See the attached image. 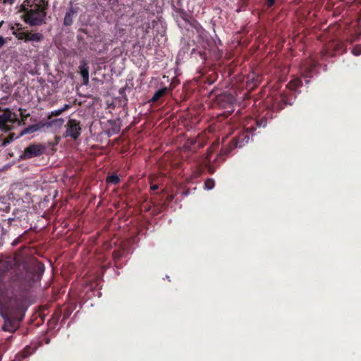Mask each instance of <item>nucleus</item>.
<instances>
[{"label":"nucleus","mask_w":361,"mask_h":361,"mask_svg":"<svg viewBox=\"0 0 361 361\" xmlns=\"http://www.w3.org/2000/svg\"><path fill=\"white\" fill-rule=\"evenodd\" d=\"M47 6L37 7L30 8L26 11H23L24 20L26 23L31 26L40 25L44 23L46 13L44 11Z\"/></svg>","instance_id":"obj_1"},{"label":"nucleus","mask_w":361,"mask_h":361,"mask_svg":"<svg viewBox=\"0 0 361 361\" xmlns=\"http://www.w3.org/2000/svg\"><path fill=\"white\" fill-rule=\"evenodd\" d=\"M18 123L19 120L17 115L12 113L9 109L0 110V129L10 130L11 125Z\"/></svg>","instance_id":"obj_2"},{"label":"nucleus","mask_w":361,"mask_h":361,"mask_svg":"<svg viewBox=\"0 0 361 361\" xmlns=\"http://www.w3.org/2000/svg\"><path fill=\"white\" fill-rule=\"evenodd\" d=\"M66 135L76 140L81 133V126L79 121L75 119H70L66 125Z\"/></svg>","instance_id":"obj_3"},{"label":"nucleus","mask_w":361,"mask_h":361,"mask_svg":"<svg viewBox=\"0 0 361 361\" xmlns=\"http://www.w3.org/2000/svg\"><path fill=\"white\" fill-rule=\"evenodd\" d=\"M44 149V148L41 145H31L25 149L21 158L26 159L40 155Z\"/></svg>","instance_id":"obj_4"},{"label":"nucleus","mask_w":361,"mask_h":361,"mask_svg":"<svg viewBox=\"0 0 361 361\" xmlns=\"http://www.w3.org/2000/svg\"><path fill=\"white\" fill-rule=\"evenodd\" d=\"M47 6L48 2L46 0H25L21 5V8L23 11H26L30 8H35V6L39 8Z\"/></svg>","instance_id":"obj_5"},{"label":"nucleus","mask_w":361,"mask_h":361,"mask_svg":"<svg viewBox=\"0 0 361 361\" xmlns=\"http://www.w3.org/2000/svg\"><path fill=\"white\" fill-rule=\"evenodd\" d=\"M80 72L83 79V83L87 85L89 82V67L85 62H82L80 66Z\"/></svg>","instance_id":"obj_6"},{"label":"nucleus","mask_w":361,"mask_h":361,"mask_svg":"<svg viewBox=\"0 0 361 361\" xmlns=\"http://www.w3.org/2000/svg\"><path fill=\"white\" fill-rule=\"evenodd\" d=\"M42 35L41 33H30L27 32L25 42H39L42 39Z\"/></svg>","instance_id":"obj_7"},{"label":"nucleus","mask_w":361,"mask_h":361,"mask_svg":"<svg viewBox=\"0 0 361 361\" xmlns=\"http://www.w3.org/2000/svg\"><path fill=\"white\" fill-rule=\"evenodd\" d=\"M75 13V11L71 8L66 13L64 18V24L66 25H70L73 23V16Z\"/></svg>","instance_id":"obj_8"},{"label":"nucleus","mask_w":361,"mask_h":361,"mask_svg":"<svg viewBox=\"0 0 361 361\" xmlns=\"http://www.w3.org/2000/svg\"><path fill=\"white\" fill-rule=\"evenodd\" d=\"M166 90H167V88L164 87V88H162L158 91H157L154 93L152 98L151 99V101L152 102H157L160 97H161L166 93Z\"/></svg>","instance_id":"obj_9"},{"label":"nucleus","mask_w":361,"mask_h":361,"mask_svg":"<svg viewBox=\"0 0 361 361\" xmlns=\"http://www.w3.org/2000/svg\"><path fill=\"white\" fill-rule=\"evenodd\" d=\"M249 141V136L247 135H243V137L238 138L235 142V147H241Z\"/></svg>","instance_id":"obj_10"},{"label":"nucleus","mask_w":361,"mask_h":361,"mask_svg":"<svg viewBox=\"0 0 361 361\" xmlns=\"http://www.w3.org/2000/svg\"><path fill=\"white\" fill-rule=\"evenodd\" d=\"M11 30H12V33L13 35L16 37L18 38V39H26V34L27 32H22V31H16L15 30V27H11Z\"/></svg>","instance_id":"obj_11"},{"label":"nucleus","mask_w":361,"mask_h":361,"mask_svg":"<svg viewBox=\"0 0 361 361\" xmlns=\"http://www.w3.org/2000/svg\"><path fill=\"white\" fill-rule=\"evenodd\" d=\"M302 85V82L300 79L296 78L290 82L288 85V87L291 90H294Z\"/></svg>","instance_id":"obj_12"},{"label":"nucleus","mask_w":361,"mask_h":361,"mask_svg":"<svg viewBox=\"0 0 361 361\" xmlns=\"http://www.w3.org/2000/svg\"><path fill=\"white\" fill-rule=\"evenodd\" d=\"M14 139L13 135H10L8 138L4 140L1 141L0 139V146H6L8 144H9L11 142H12Z\"/></svg>","instance_id":"obj_13"},{"label":"nucleus","mask_w":361,"mask_h":361,"mask_svg":"<svg viewBox=\"0 0 361 361\" xmlns=\"http://www.w3.org/2000/svg\"><path fill=\"white\" fill-rule=\"evenodd\" d=\"M107 182L112 184H116L119 182V178L117 175H111L107 178Z\"/></svg>","instance_id":"obj_14"},{"label":"nucleus","mask_w":361,"mask_h":361,"mask_svg":"<svg viewBox=\"0 0 361 361\" xmlns=\"http://www.w3.org/2000/svg\"><path fill=\"white\" fill-rule=\"evenodd\" d=\"M214 180L213 179H208L204 183V186L207 190H212L214 187Z\"/></svg>","instance_id":"obj_15"},{"label":"nucleus","mask_w":361,"mask_h":361,"mask_svg":"<svg viewBox=\"0 0 361 361\" xmlns=\"http://www.w3.org/2000/svg\"><path fill=\"white\" fill-rule=\"evenodd\" d=\"M352 54L356 56H360L361 54V46H355L352 49Z\"/></svg>","instance_id":"obj_16"},{"label":"nucleus","mask_w":361,"mask_h":361,"mask_svg":"<svg viewBox=\"0 0 361 361\" xmlns=\"http://www.w3.org/2000/svg\"><path fill=\"white\" fill-rule=\"evenodd\" d=\"M61 114H62V111H61V109L51 111V115L52 116H59Z\"/></svg>","instance_id":"obj_17"},{"label":"nucleus","mask_w":361,"mask_h":361,"mask_svg":"<svg viewBox=\"0 0 361 361\" xmlns=\"http://www.w3.org/2000/svg\"><path fill=\"white\" fill-rule=\"evenodd\" d=\"M6 41L5 38L0 36V48L2 47L6 44Z\"/></svg>","instance_id":"obj_18"},{"label":"nucleus","mask_w":361,"mask_h":361,"mask_svg":"<svg viewBox=\"0 0 361 361\" xmlns=\"http://www.w3.org/2000/svg\"><path fill=\"white\" fill-rule=\"evenodd\" d=\"M14 27H15V30L16 31H18L19 32V31H21L23 30L21 25H20L19 23L16 24Z\"/></svg>","instance_id":"obj_19"},{"label":"nucleus","mask_w":361,"mask_h":361,"mask_svg":"<svg viewBox=\"0 0 361 361\" xmlns=\"http://www.w3.org/2000/svg\"><path fill=\"white\" fill-rule=\"evenodd\" d=\"M15 0H3V3L5 4H13Z\"/></svg>","instance_id":"obj_20"},{"label":"nucleus","mask_w":361,"mask_h":361,"mask_svg":"<svg viewBox=\"0 0 361 361\" xmlns=\"http://www.w3.org/2000/svg\"><path fill=\"white\" fill-rule=\"evenodd\" d=\"M69 106H70L68 104H65L64 106L61 109L62 112H63L64 111L67 110L69 108Z\"/></svg>","instance_id":"obj_21"},{"label":"nucleus","mask_w":361,"mask_h":361,"mask_svg":"<svg viewBox=\"0 0 361 361\" xmlns=\"http://www.w3.org/2000/svg\"><path fill=\"white\" fill-rule=\"evenodd\" d=\"M269 6H271L274 3V0H267Z\"/></svg>","instance_id":"obj_22"},{"label":"nucleus","mask_w":361,"mask_h":361,"mask_svg":"<svg viewBox=\"0 0 361 361\" xmlns=\"http://www.w3.org/2000/svg\"><path fill=\"white\" fill-rule=\"evenodd\" d=\"M151 188H152V190H157L158 188V185H153L151 186Z\"/></svg>","instance_id":"obj_23"},{"label":"nucleus","mask_w":361,"mask_h":361,"mask_svg":"<svg viewBox=\"0 0 361 361\" xmlns=\"http://www.w3.org/2000/svg\"><path fill=\"white\" fill-rule=\"evenodd\" d=\"M21 355H22L23 357H25L27 356V354H25V351L23 352V353H22V354H21Z\"/></svg>","instance_id":"obj_24"},{"label":"nucleus","mask_w":361,"mask_h":361,"mask_svg":"<svg viewBox=\"0 0 361 361\" xmlns=\"http://www.w3.org/2000/svg\"><path fill=\"white\" fill-rule=\"evenodd\" d=\"M0 1H2V2H3V0H0Z\"/></svg>","instance_id":"obj_25"}]
</instances>
